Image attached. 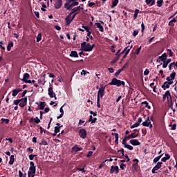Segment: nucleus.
<instances>
[{
    "instance_id": "obj_1",
    "label": "nucleus",
    "mask_w": 177,
    "mask_h": 177,
    "mask_svg": "<svg viewBox=\"0 0 177 177\" xmlns=\"http://www.w3.org/2000/svg\"><path fill=\"white\" fill-rule=\"evenodd\" d=\"M94 47L95 44L91 45L89 43L86 44L85 41L81 44L82 50L84 52H92Z\"/></svg>"
},
{
    "instance_id": "obj_2",
    "label": "nucleus",
    "mask_w": 177,
    "mask_h": 177,
    "mask_svg": "<svg viewBox=\"0 0 177 177\" xmlns=\"http://www.w3.org/2000/svg\"><path fill=\"white\" fill-rule=\"evenodd\" d=\"M109 85H115L116 86H124L125 85V82L121 81L115 77L113 78L111 82H109Z\"/></svg>"
},
{
    "instance_id": "obj_3",
    "label": "nucleus",
    "mask_w": 177,
    "mask_h": 177,
    "mask_svg": "<svg viewBox=\"0 0 177 177\" xmlns=\"http://www.w3.org/2000/svg\"><path fill=\"white\" fill-rule=\"evenodd\" d=\"M78 5H80V3L77 1H72L71 3L66 2L64 4V8L68 10H70L71 8H73V6H78Z\"/></svg>"
},
{
    "instance_id": "obj_4",
    "label": "nucleus",
    "mask_w": 177,
    "mask_h": 177,
    "mask_svg": "<svg viewBox=\"0 0 177 177\" xmlns=\"http://www.w3.org/2000/svg\"><path fill=\"white\" fill-rule=\"evenodd\" d=\"M165 99H167L169 104H171L172 106V97L171 96V93L169 92V91H167L163 95V100H165Z\"/></svg>"
},
{
    "instance_id": "obj_5",
    "label": "nucleus",
    "mask_w": 177,
    "mask_h": 177,
    "mask_svg": "<svg viewBox=\"0 0 177 177\" xmlns=\"http://www.w3.org/2000/svg\"><path fill=\"white\" fill-rule=\"evenodd\" d=\"M106 89V86H104L103 85H101L98 90L97 99H100V97H102L104 96V90Z\"/></svg>"
},
{
    "instance_id": "obj_6",
    "label": "nucleus",
    "mask_w": 177,
    "mask_h": 177,
    "mask_svg": "<svg viewBox=\"0 0 177 177\" xmlns=\"http://www.w3.org/2000/svg\"><path fill=\"white\" fill-rule=\"evenodd\" d=\"M167 82H165L163 85L162 86V89H164V91H165L166 89H168V88H169V86H171V85H172V83L174 82H172V80H169V77H167Z\"/></svg>"
},
{
    "instance_id": "obj_7",
    "label": "nucleus",
    "mask_w": 177,
    "mask_h": 177,
    "mask_svg": "<svg viewBox=\"0 0 177 177\" xmlns=\"http://www.w3.org/2000/svg\"><path fill=\"white\" fill-rule=\"evenodd\" d=\"M48 92L50 97H55V100L57 99V97H56V94L53 91V87L52 86H50V87L48 89Z\"/></svg>"
},
{
    "instance_id": "obj_8",
    "label": "nucleus",
    "mask_w": 177,
    "mask_h": 177,
    "mask_svg": "<svg viewBox=\"0 0 177 177\" xmlns=\"http://www.w3.org/2000/svg\"><path fill=\"white\" fill-rule=\"evenodd\" d=\"M37 169L35 167H30L29 171L28 172V177H34L35 176V172Z\"/></svg>"
},
{
    "instance_id": "obj_9",
    "label": "nucleus",
    "mask_w": 177,
    "mask_h": 177,
    "mask_svg": "<svg viewBox=\"0 0 177 177\" xmlns=\"http://www.w3.org/2000/svg\"><path fill=\"white\" fill-rule=\"evenodd\" d=\"M161 165H162V162H158L157 165L152 169V174H157V171L161 168Z\"/></svg>"
},
{
    "instance_id": "obj_10",
    "label": "nucleus",
    "mask_w": 177,
    "mask_h": 177,
    "mask_svg": "<svg viewBox=\"0 0 177 177\" xmlns=\"http://www.w3.org/2000/svg\"><path fill=\"white\" fill-rule=\"evenodd\" d=\"M79 136H80L82 139H85V138H86V130H85L84 129H80Z\"/></svg>"
},
{
    "instance_id": "obj_11",
    "label": "nucleus",
    "mask_w": 177,
    "mask_h": 177,
    "mask_svg": "<svg viewBox=\"0 0 177 177\" xmlns=\"http://www.w3.org/2000/svg\"><path fill=\"white\" fill-rule=\"evenodd\" d=\"M19 107H24L27 104V97L19 100Z\"/></svg>"
},
{
    "instance_id": "obj_12",
    "label": "nucleus",
    "mask_w": 177,
    "mask_h": 177,
    "mask_svg": "<svg viewBox=\"0 0 177 177\" xmlns=\"http://www.w3.org/2000/svg\"><path fill=\"white\" fill-rule=\"evenodd\" d=\"M62 0H55V9H60L62 6Z\"/></svg>"
},
{
    "instance_id": "obj_13",
    "label": "nucleus",
    "mask_w": 177,
    "mask_h": 177,
    "mask_svg": "<svg viewBox=\"0 0 177 177\" xmlns=\"http://www.w3.org/2000/svg\"><path fill=\"white\" fill-rule=\"evenodd\" d=\"M118 174L120 172L118 166H111L110 174Z\"/></svg>"
},
{
    "instance_id": "obj_14",
    "label": "nucleus",
    "mask_w": 177,
    "mask_h": 177,
    "mask_svg": "<svg viewBox=\"0 0 177 177\" xmlns=\"http://www.w3.org/2000/svg\"><path fill=\"white\" fill-rule=\"evenodd\" d=\"M66 22V26H68L73 20H74V17H71V14H69L65 19Z\"/></svg>"
},
{
    "instance_id": "obj_15",
    "label": "nucleus",
    "mask_w": 177,
    "mask_h": 177,
    "mask_svg": "<svg viewBox=\"0 0 177 177\" xmlns=\"http://www.w3.org/2000/svg\"><path fill=\"white\" fill-rule=\"evenodd\" d=\"M167 59V53H163L161 56H159L158 58L157 59L156 62L157 63H160L161 60H166Z\"/></svg>"
},
{
    "instance_id": "obj_16",
    "label": "nucleus",
    "mask_w": 177,
    "mask_h": 177,
    "mask_svg": "<svg viewBox=\"0 0 177 177\" xmlns=\"http://www.w3.org/2000/svg\"><path fill=\"white\" fill-rule=\"evenodd\" d=\"M129 143L133 146H140V142L138 140L132 139L129 141Z\"/></svg>"
},
{
    "instance_id": "obj_17",
    "label": "nucleus",
    "mask_w": 177,
    "mask_h": 177,
    "mask_svg": "<svg viewBox=\"0 0 177 177\" xmlns=\"http://www.w3.org/2000/svg\"><path fill=\"white\" fill-rule=\"evenodd\" d=\"M151 124V121L150 120V118L147 117L146 121L142 122L143 127H149Z\"/></svg>"
},
{
    "instance_id": "obj_18",
    "label": "nucleus",
    "mask_w": 177,
    "mask_h": 177,
    "mask_svg": "<svg viewBox=\"0 0 177 177\" xmlns=\"http://www.w3.org/2000/svg\"><path fill=\"white\" fill-rule=\"evenodd\" d=\"M95 27H97V28H99V30L101 32H103V31H104V29L103 28L102 24L97 22V23L95 24Z\"/></svg>"
},
{
    "instance_id": "obj_19",
    "label": "nucleus",
    "mask_w": 177,
    "mask_h": 177,
    "mask_svg": "<svg viewBox=\"0 0 177 177\" xmlns=\"http://www.w3.org/2000/svg\"><path fill=\"white\" fill-rule=\"evenodd\" d=\"M131 50V48H129V46H127L124 48V50L122 51L121 55L122 53H125V56H127L128 53H129Z\"/></svg>"
},
{
    "instance_id": "obj_20",
    "label": "nucleus",
    "mask_w": 177,
    "mask_h": 177,
    "mask_svg": "<svg viewBox=\"0 0 177 177\" xmlns=\"http://www.w3.org/2000/svg\"><path fill=\"white\" fill-rule=\"evenodd\" d=\"M139 136V134L135 135V133H132L131 134H129L128 136H127V139H135V138H138Z\"/></svg>"
},
{
    "instance_id": "obj_21",
    "label": "nucleus",
    "mask_w": 177,
    "mask_h": 177,
    "mask_svg": "<svg viewBox=\"0 0 177 177\" xmlns=\"http://www.w3.org/2000/svg\"><path fill=\"white\" fill-rule=\"evenodd\" d=\"M165 156L161 159V161H162V162H166L167 160H169V158H171V156L168 153H165Z\"/></svg>"
},
{
    "instance_id": "obj_22",
    "label": "nucleus",
    "mask_w": 177,
    "mask_h": 177,
    "mask_svg": "<svg viewBox=\"0 0 177 177\" xmlns=\"http://www.w3.org/2000/svg\"><path fill=\"white\" fill-rule=\"evenodd\" d=\"M46 106V103H45V102H39V107L40 110H44L45 109Z\"/></svg>"
},
{
    "instance_id": "obj_23",
    "label": "nucleus",
    "mask_w": 177,
    "mask_h": 177,
    "mask_svg": "<svg viewBox=\"0 0 177 177\" xmlns=\"http://www.w3.org/2000/svg\"><path fill=\"white\" fill-rule=\"evenodd\" d=\"M39 84L45 85V75H44L40 79L38 80Z\"/></svg>"
},
{
    "instance_id": "obj_24",
    "label": "nucleus",
    "mask_w": 177,
    "mask_h": 177,
    "mask_svg": "<svg viewBox=\"0 0 177 177\" xmlns=\"http://www.w3.org/2000/svg\"><path fill=\"white\" fill-rule=\"evenodd\" d=\"M147 5H149V6H153L154 3H156L155 0H145Z\"/></svg>"
},
{
    "instance_id": "obj_25",
    "label": "nucleus",
    "mask_w": 177,
    "mask_h": 177,
    "mask_svg": "<svg viewBox=\"0 0 177 177\" xmlns=\"http://www.w3.org/2000/svg\"><path fill=\"white\" fill-rule=\"evenodd\" d=\"M21 89H19V88H15L12 91V95L13 96H17V94L19 93V92H21Z\"/></svg>"
},
{
    "instance_id": "obj_26",
    "label": "nucleus",
    "mask_w": 177,
    "mask_h": 177,
    "mask_svg": "<svg viewBox=\"0 0 177 177\" xmlns=\"http://www.w3.org/2000/svg\"><path fill=\"white\" fill-rule=\"evenodd\" d=\"M72 150H73V151H81L82 147H79L78 145H75L72 147Z\"/></svg>"
},
{
    "instance_id": "obj_27",
    "label": "nucleus",
    "mask_w": 177,
    "mask_h": 177,
    "mask_svg": "<svg viewBox=\"0 0 177 177\" xmlns=\"http://www.w3.org/2000/svg\"><path fill=\"white\" fill-rule=\"evenodd\" d=\"M112 136H115V143H116V145H118V138H119V136H118V133H112Z\"/></svg>"
},
{
    "instance_id": "obj_28",
    "label": "nucleus",
    "mask_w": 177,
    "mask_h": 177,
    "mask_svg": "<svg viewBox=\"0 0 177 177\" xmlns=\"http://www.w3.org/2000/svg\"><path fill=\"white\" fill-rule=\"evenodd\" d=\"M176 75V73L173 72L171 74H170L169 77V81H171V82H173V80H175V77Z\"/></svg>"
},
{
    "instance_id": "obj_29",
    "label": "nucleus",
    "mask_w": 177,
    "mask_h": 177,
    "mask_svg": "<svg viewBox=\"0 0 177 177\" xmlns=\"http://www.w3.org/2000/svg\"><path fill=\"white\" fill-rule=\"evenodd\" d=\"M69 56H71V57H78V53H77V51H71Z\"/></svg>"
},
{
    "instance_id": "obj_30",
    "label": "nucleus",
    "mask_w": 177,
    "mask_h": 177,
    "mask_svg": "<svg viewBox=\"0 0 177 177\" xmlns=\"http://www.w3.org/2000/svg\"><path fill=\"white\" fill-rule=\"evenodd\" d=\"M12 48H13V41H10L8 42L7 46V50L9 51L10 49H12Z\"/></svg>"
},
{
    "instance_id": "obj_31",
    "label": "nucleus",
    "mask_w": 177,
    "mask_h": 177,
    "mask_svg": "<svg viewBox=\"0 0 177 177\" xmlns=\"http://www.w3.org/2000/svg\"><path fill=\"white\" fill-rule=\"evenodd\" d=\"M96 120H97L96 118H93L92 115H91L88 121H89V122H91V124H93V123L96 122Z\"/></svg>"
},
{
    "instance_id": "obj_32",
    "label": "nucleus",
    "mask_w": 177,
    "mask_h": 177,
    "mask_svg": "<svg viewBox=\"0 0 177 177\" xmlns=\"http://www.w3.org/2000/svg\"><path fill=\"white\" fill-rule=\"evenodd\" d=\"M60 128H62V127H55V133L53 134V136H56V134L59 133V132H60Z\"/></svg>"
},
{
    "instance_id": "obj_33",
    "label": "nucleus",
    "mask_w": 177,
    "mask_h": 177,
    "mask_svg": "<svg viewBox=\"0 0 177 177\" xmlns=\"http://www.w3.org/2000/svg\"><path fill=\"white\" fill-rule=\"evenodd\" d=\"M15 162V156L11 155L10 158L9 164L10 165H13V163Z\"/></svg>"
},
{
    "instance_id": "obj_34",
    "label": "nucleus",
    "mask_w": 177,
    "mask_h": 177,
    "mask_svg": "<svg viewBox=\"0 0 177 177\" xmlns=\"http://www.w3.org/2000/svg\"><path fill=\"white\" fill-rule=\"evenodd\" d=\"M28 78H30V74H28V73H25V74L24 75V77H23V79H22V81L24 82V81L28 80Z\"/></svg>"
},
{
    "instance_id": "obj_35",
    "label": "nucleus",
    "mask_w": 177,
    "mask_h": 177,
    "mask_svg": "<svg viewBox=\"0 0 177 177\" xmlns=\"http://www.w3.org/2000/svg\"><path fill=\"white\" fill-rule=\"evenodd\" d=\"M161 62H163V65H162V68H167V67H168V62H167L166 59L164 61V59H160Z\"/></svg>"
},
{
    "instance_id": "obj_36",
    "label": "nucleus",
    "mask_w": 177,
    "mask_h": 177,
    "mask_svg": "<svg viewBox=\"0 0 177 177\" xmlns=\"http://www.w3.org/2000/svg\"><path fill=\"white\" fill-rule=\"evenodd\" d=\"M138 15H139V10L136 9L135 13L133 15V19L136 20V19H138Z\"/></svg>"
},
{
    "instance_id": "obj_37",
    "label": "nucleus",
    "mask_w": 177,
    "mask_h": 177,
    "mask_svg": "<svg viewBox=\"0 0 177 177\" xmlns=\"http://www.w3.org/2000/svg\"><path fill=\"white\" fill-rule=\"evenodd\" d=\"M117 5H118V0H114L112 3V6H111V8H115Z\"/></svg>"
},
{
    "instance_id": "obj_38",
    "label": "nucleus",
    "mask_w": 177,
    "mask_h": 177,
    "mask_svg": "<svg viewBox=\"0 0 177 177\" xmlns=\"http://www.w3.org/2000/svg\"><path fill=\"white\" fill-rule=\"evenodd\" d=\"M161 157H162V155H160L158 157H156L154 159H153V162H158V161H160V159L161 158Z\"/></svg>"
},
{
    "instance_id": "obj_39",
    "label": "nucleus",
    "mask_w": 177,
    "mask_h": 177,
    "mask_svg": "<svg viewBox=\"0 0 177 177\" xmlns=\"http://www.w3.org/2000/svg\"><path fill=\"white\" fill-rule=\"evenodd\" d=\"M41 39H42V35H41V33H39L37 37V42H39V41H41Z\"/></svg>"
},
{
    "instance_id": "obj_40",
    "label": "nucleus",
    "mask_w": 177,
    "mask_h": 177,
    "mask_svg": "<svg viewBox=\"0 0 177 177\" xmlns=\"http://www.w3.org/2000/svg\"><path fill=\"white\" fill-rule=\"evenodd\" d=\"M124 147L126 149H128V150H133V147H132L131 145H128V144L127 145H125Z\"/></svg>"
},
{
    "instance_id": "obj_41",
    "label": "nucleus",
    "mask_w": 177,
    "mask_h": 177,
    "mask_svg": "<svg viewBox=\"0 0 177 177\" xmlns=\"http://www.w3.org/2000/svg\"><path fill=\"white\" fill-rule=\"evenodd\" d=\"M139 125H140V124H139L138 122H136L135 124H133L131 127V129H133V128H138V127H139Z\"/></svg>"
},
{
    "instance_id": "obj_42",
    "label": "nucleus",
    "mask_w": 177,
    "mask_h": 177,
    "mask_svg": "<svg viewBox=\"0 0 177 177\" xmlns=\"http://www.w3.org/2000/svg\"><path fill=\"white\" fill-rule=\"evenodd\" d=\"M157 5H158V8H161L162 6V0L158 1Z\"/></svg>"
},
{
    "instance_id": "obj_43",
    "label": "nucleus",
    "mask_w": 177,
    "mask_h": 177,
    "mask_svg": "<svg viewBox=\"0 0 177 177\" xmlns=\"http://www.w3.org/2000/svg\"><path fill=\"white\" fill-rule=\"evenodd\" d=\"M138 163H134L133 165V169H134L135 171H138Z\"/></svg>"
},
{
    "instance_id": "obj_44",
    "label": "nucleus",
    "mask_w": 177,
    "mask_h": 177,
    "mask_svg": "<svg viewBox=\"0 0 177 177\" xmlns=\"http://www.w3.org/2000/svg\"><path fill=\"white\" fill-rule=\"evenodd\" d=\"M34 121H35V124H39V122H41V120H39V118H38V117H36L34 119Z\"/></svg>"
},
{
    "instance_id": "obj_45",
    "label": "nucleus",
    "mask_w": 177,
    "mask_h": 177,
    "mask_svg": "<svg viewBox=\"0 0 177 177\" xmlns=\"http://www.w3.org/2000/svg\"><path fill=\"white\" fill-rule=\"evenodd\" d=\"M34 157H37V155H29V160H30V161H32V160H34Z\"/></svg>"
},
{
    "instance_id": "obj_46",
    "label": "nucleus",
    "mask_w": 177,
    "mask_h": 177,
    "mask_svg": "<svg viewBox=\"0 0 177 177\" xmlns=\"http://www.w3.org/2000/svg\"><path fill=\"white\" fill-rule=\"evenodd\" d=\"M1 121L6 124H9V119L1 118Z\"/></svg>"
},
{
    "instance_id": "obj_47",
    "label": "nucleus",
    "mask_w": 177,
    "mask_h": 177,
    "mask_svg": "<svg viewBox=\"0 0 177 177\" xmlns=\"http://www.w3.org/2000/svg\"><path fill=\"white\" fill-rule=\"evenodd\" d=\"M77 12H78V10H77V8H74L72 9V10H71L70 14L73 15V13H75Z\"/></svg>"
},
{
    "instance_id": "obj_48",
    "label": "nucleus",
    "mask_w": 177,
    "mask_h": 177,
    "mask_svg": "<svg viewBox=\"0 0 177 177\" xmlns=\"http://www.w3.org/2000/svg\"><path fill=\"white\" fill-rule=\"evenodd\" d=\"M138 34H139V30H135L133 32V37H136V35H138Z\"/></svg>"
},
{
    "instance_id": "obj_49",
    "label": "nucleus",
    "mask_w": 177,
    "mask_h": 177,
    "mask_svg": "<svg viewBox=\"0 0 177 177\" xmlns=\"http://www.w3.org/2000/svg\"><path fill=\"white\" fill-rule=\"evenodd\" d=\"M142 50V46H140L136 50V55H139V53H140V50Z\"/></svg>"
},
{
    "instance_id": "obj_50",
    "label": "nucleus",
    "mask_w": 177,
    "mask_h": 177,
    "mask_svg": "<svg viewBox=\"0 0 177 177\" xmlns=\"http://www.w3.org/2000/svg\"><path fill=\"white\" fill-rule=\"evenodd\" d=\"M149 74H150V71H149V69H146L144 71V75H149Z\"/></svg>"
},
{
    "instance_id": "obj_51",
    "label": "nucleus",
    "mask_w": 177,
    "mask_h": 177,
    "mask_svg": "<svg viewBox=\"0 0 177 177\" xmlns=\"http://www.w3.org/2000/svg\"><path fill=\"white\" fill-rule=\"evenodd\" d=\"M167 51H169V57H172L174 55V53L172 52V50L171 49H167Z\"/></svg>"
},
{
    "instance_id": "obj_52",
    "label": "nucleus",
    "mask_w": 177,
    "mask_h": 177,
    "mask_svg": "<svg viewBox=\"0 0 177 177\" xmlns=\"http://www.w3.org/2000/svg\"><path fill=\"white\" fill-rule=\"evenodd\" d=\"M88 4L90 8H92V6H95V3L93 2L88 1Z\"/></svg>"
},
{
    "instance_id": "obj_53",
    "label": "nucleus",
    "mask_w": 177,
    "mask_h": 177,
    "mask_svg": "<svg viewBox=\"0 0 177 177\" xmlns=\"http://www.w3.org/2000/svg\"><path fill=\"white\" fill-rule=\"evenodd\" d=\"M19 103H20V100H14V104H15V106H17V104H19Z\"/></svg>"
},
{
    "instance_id": "obj_54",
    "label": "nucleus",
    "mask_w": 177,
    "mask_h": 177,
    "mask_svg": "<svg viewBox=\"0 0 177 177\" xmlns=\"http://www.w3.org/2000/svg\"><path fill=\"white\" fill-rule=\"evenodd\" d=\"M93 154V151H88V154L86 155V157H92V155Z\"/></svg>"
},
{
    "instance_id": "obj_55",
    "label": "nucleus",
    "mask_w": 177,
    "mask_h": 177,
    "mask_svg": "<svg viewBox=\"0 0 177 177\" xmlns=\"http://www.w3.org/2000/svg\"><path fill=\"white\" fill-rule=\"evenodd\" d=\"M121 74V70H118L115 73V77H118Z\"/></svg>"
},
{
    "instance_id": "obj_56",
    "label": "nucleus",
    "mask_w": 177,
    "mask_h": 177,
    "mask_svg": "<svg viewBox=\"0 0 177 177\" xmlns=\"http://www.w3.org/2000/svg\"><path fill=\"white\" fill-rule=\"evenodd\" d=\"M64 106H62L60 109H59V111L61 113V114H62L63 115H64V111L63 110V107Z\"/></svg>"
},
{
    "instance_id": "obj_57",
    "label": "nucleus",
    "mask_w": 177,
    "mask_h": 177,
    "mask_svg": "<svg viewBox=\"0 0 177 177\" xmlns=\"http://www.w3.org/2000/svg\"><path fill=\"white\" fill-rule=\"evenodd\" d=\"M97 106L100 107V99L97 98Z\"/></svg>"
},
{
    "instance_id": "obj_58",
    "label": "nucleus",
    "mask_w": 177,
    "mask_h": 177,
    "mask_svg": "<svg viewBox=\"0 0 177 177\" xmlns=\"http://www.w3.org/2000/svg\"><path fill=\"white\" fill-rule=\"evenodd\" d=\"M77 171H82L84 173H85V166L83 168H77Z\"/></svg>"
},
{
    "instance_id": "obj_59",
    "label": "nucleus",
    "mask_w": 177,
    "mask_h": 177,
    "mask_svg": "<svg viewBox=\"0 0 177 177\" xmlns=\"http://www.w3.org/2000/svg\"><path fill=\"white\" fill-rule=\"evenodd\" d=\"M35 15L36 17H37V19L39 18V12L35 11Z\"/></svg>"
},
{
    "instance_id": "obj_60",
    "label": "nucleus",
    "mask_w": 177,
    "mask_h": 177,
    "mask_svg": "<svg viewBox=\"0 0 177 177\" xmlns=\"http://www.w3.org/2000/svg\"><path fill=\"white\" fill-rule=\"evenodd\" d=\"M55 30H57V31H60V30H62V28L59 26H55Z\"/></svg>"
},
{
    "instance_id": "obj_61",
    "label": "nucleus",
    "mask_w": 177,
    "mask_h": 177,
    "mask_svg": "<svg viewBox=\"0 0 177 177\" xmlns=\"http://www.w3.org/2000/svg\"><path fill=\"white\" fill-rule=\"evenodd\" d=\"M122 145H124V147L127 145V139L124 138L122 140Z\"/></svg>"
},
{
    "instance_id": "obj_62",
    "label": "nucleus",
    "mask_w": 177,
    "mask_h": 177,
    "mask_svg": "<svg viewBox=\"0 0 177 177\" xmlns=\"http://www.w3.org/2000/svg\"><path fill=\"white\" fill-rule=\"evenodd\" d=\"M81 75H86V71L82 70L81 72Z\"/></svg>"
},
{
    "instance_id": "obj_63",
    "label": "nucleus",
    "mask_w": 177,
    "mask_h": 177,
    "mask_svg": "<svg viewBox=\"0 0 177 177\" xmlns=\"http://www.w3.org/2000/svg\"><path fill=\"white\" fill-rule=\"evenodd\" d=\"M126 165L124 164V163H122L120 165V167L122 169H124V167H125Z\"/></svg>"
},
{
    "instance_id": "obj_64",
    "label": "nucleus",
    "mask_w": 177,
    "mask_h": 177,
    "mask_svg": "<svg viewBox=\"0 0 177 177\" xmlns=\"http://www.w3.org/2000/svg\"><path fill=\"white\" fill-rule=\"evenodd\" d=\"M19 177H23V172L21 171H19Z\"/></svg>"
}]
</instances>
